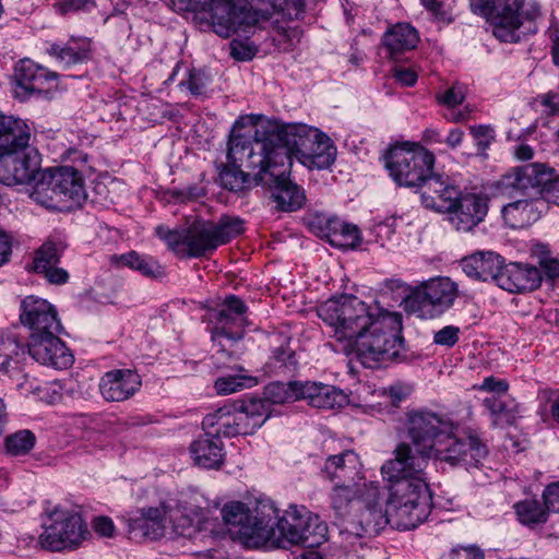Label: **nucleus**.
<instances>
[{
  "label": "nucleus",
  "mask_w": 559,
  "mask_h": 559,
  "mask_svg": "<svg viewBox=\"0 0 559 559\" xmlns=\"http://www.w3.org/2000/svg\"><path fill=\"white\" fill-rule=\"evenodd\" d=\"M457 428L451 419L433 412H409L406 431L411 443L401 442L395 448L394 459L382 465L381 474L388 480L423 477L431 457L467 471L478 467L487 456L486 445L475 435L459 437Z\"/></svg>",
  "instance_id": "1"
},
{
  "label": "nucleus",
  "mask_w": 559,
  "mask_h": 559,
  "mask_svg": "<svg viewBox=\"0 0 559 559\" xmlns=\"http://www.w3.org/2000/svg\"><path fill=\"white\" fill-rule=\"evenodd\" d=\"M274 124L262 116L240 117L234 124L227 147V162L219 170L221 185L242 192L265 181L278 166H287L285 150H273L270 133Z\"/></svg>",
  "instance_id": "2"
},
{
  "label": "nucleus",
  "mask_w": 559,
  "mask_h": 559,
  "mask_svg": "<svg viewBox=\"0 0 559 559\" xmlns=\"http://www.w3.org/2000/svg\"><path fill=\"white\" fill-rule=\"evenodd\" d=\"M0 182L5 186L34 182L31 197L40 205L68 211L70 198V168L57 166L40 171V155L29 146V141L19 144L11 141L0 152Z\"/></svg>",
  "instance_id": "3"
},
{
  "label": "nucleus",
  "mask_w": 559,
  "mask_h": 559,
  "mask_svg": "<svg viewBox=\"0 0 559 559\" xmlns=\"http://www.w3.org/2000/svg\"><path fill=\"white\" fill-rule=\"evenodd\" d=\"M402 316L381 311L346 349L362 366L378 368L397 360L404 352Z\"/></svg>",
  "instance_id": "4"
},
{
  "label": "nucleus",
  "mask_w": 559,
  "mask_h": 559,
  "mask_svg": "<svg viewBox=\"0 0 559 559\" xmlns=\"http://www.w3.org/2000/svg\"><path fill=\"white\" fill-rule=\"evenodd\" d=\"M392 483L386 501L393 518V528L409 531L427 520L432 509V493L424 477L389 480Z\"/></svg>",
  "instance_id": "5"
},
{
  "label": "nucleus",
  "mask_w": 559,
  "mask_h": 559,
  "mask_svg": "<svg viewBox=\"0 0 559 559\" xmlns=\"http://www.w3.org/2000/svg\"><path fill=\"white\" fill-rule=\"evenodd\" d=\"M471 7L491 25L495 37L507 43L520 39L522 19L535 20L540 14L538 4L522 0H471Z\"/></svg>",
  "instance_id": "6"
},
{
  "label": "nucleus",
  "mask_w": 559,
  "mask_h": 559,
  "mask_svg": "<svg viewBox=\"0 0 559 559\" xmlns=\"http://www.w3.org/2000/svg\"><path fill=\"white\" fill-rule=\"evenodd\" d=\"M319 317L334 328L338 341H347L345 349L377 318L369 306L356 296L332 298L318 308Z\"/></svg>",
  "instance_id": "7"
},
{
  "label": "nucleus",
  "mask_w": 559,
  "mask_h": 559,
  "mask_svg": "<svg viewBox=\"0 0 559 559\" xmlns=\"http://www.w3.org/2000/svg\"><path fill=\"white\" fill-rule=\"evenodd\" d=\"M538 191L548 202L559 205V175L543 163H530L511 169L497 182V191L510 198Z\"/></svg>",
  "instance_id": "8"
},
{
  "label": "nucleus",
  "mask_w": 559,
  "mask_h": 559,
  "mask_svg": "<svg viewBox=\"0 0 559 559\" xmlns=\"http://www.w3.org/2000/svg\"><path fill=\"white\" fill-rule=\"evenodd\" d=\"M392 179L407 188H418L431 174L435 156L420 145H396L384 157Z\"/></svg>",
  "instance_id": "9"
},
{
  "label": "nucleus",
  "mask_w": 559,
  "mask_h": 559,
  "mask_svg": "<svg viewBox=\"0 0 559 559\" xmlns=\"http://www.w3.org/2000/svg\"><path fill=\"white\" fill-rule=\"evenodd\" d=\"M155 233L181 258L202 257L217 248L210 221H194L190 225L175 229L160 225L156 227Z\"/></svg>",
  "instance_id": "10"
},
{
  "label": "nucleus",
  "mask_w": 559,
  "mask_h": 559,
  "mask_svg": "<svg viewBox=\"0 0 559 559\" xmlns=\"http://www.w3.org/2000/svg\"><path fill=\"white\" fill-rule=\"evenodd\" d=\"M457 295L450 278H435L415 288L405 299V308L420 318L435 317L449 309Z\"/></svg>",
  "instance_id": "11"
},
{
  "label": "nucleus",
  "mask_w": 559,
  "mask_h": 559,
  "mask_svg": "<svg viewBox=\"0 0 559 559\" xmlns=\"http://www.w3.org/2000/svg\"><path fill=\"white\" fill-rule=\"evenodd\" d=\"M262 510H264L262 508ZM225 525L231 534L239 536L246 544H259L267 535L270 513L261 511V518L252 516L250 509L240 501L226 503L221 510Z\"/></svg>",
  "instance_id": "12"
},
{
  "label": "nucleus",
  "mask_w": 559,
  "mask_h": 559,
  "mask_svg": "<svg viewBox=\"0 0 559 559\" xmlns=\"http://www.w3.org/2000/svg\"><path fill=\"white\" fill-rule=\"evenodd\" d=\"M380 487L374 483H369L367 497L362 501L365 509L361 510L357 520L343 523L341 532L357 537H373L383 531L388 525L393 527V518L388 512V506L383 512L378 507Z\"/></svg>",
  "instance_id": "13"
},
{
  "label": "nucleus",
  "mask_w": 559,
  "mask_h": 559,
  "mask_svg": "<svg viewBox=\"0 0 559 559\" xmlns=\"http://www.w3.org/2000/svg\"><path fill=\"white\" fill-rule=\"evenodd\" d=\"M14 97L21 102L34 95H41L55 85L58 74L28 58L20 60L14 67Z\"/></svg>",
  "instance_id": "14"
},
{
  "label": "nucleus",
  "mask_w": 559,
  "mask_h": 559,
  "mask_svg": "<svg viewBox=\"0 0 559 559\" xmlns=\"http://www.w3.org/2000/svg\"><path fill=\"white\" fill-rule=\"evenodd\" d=\"M20 321L29 329L31 335L62 330L56 307L46 299L33 295L21 300Z\"/></svg>",
  "instance_id": "15"
},
{
  "label": "nucleus",
  "mask_w": 559,
  "mask_h": 559,
  "mask_svg": "<svg viewBox=\"0 0 559 559\" xmlns=\"http://www.w3.org/2000/svg\"><path fill=\"white\" fill-rule=\"evenodd\" d=\"M263 509H267L269 513H277V510L272 504H264ZM306 509H297L290 507L278 518L276 527L269 523V532L262 542H271L278 548H287L292 545H298L301 538L302 526L305 525ZM271 522V515L266 518Z\"/></svg>",
  "instance_id": "16"
},
{
  "label": "nucleus",
  "mask_w": 559,
  "mask_h": 559,
  "mask_svg": "<svg viewBox=\"0 0 559 559\" xmlns=\"http://www.w3.org/2000/svg\"><path fill=\"white\" fill-rule=\"evenodd\" d=\"M246 311L247 307L245 302L234 295L228 296L223 302L222 308L216 311L215 318L218 323L223 324L222 328H215L212 333L213 342L219 347L213 355V359L218 366H226V361L233 358V353L225 348L223 338H226L229 342H235L242 337L241 333L228 332L225 329V325L238 320L246 313Z\"/></svg>",
  "instance_id": "17"
},
{
  "label": "nucleus",
  "mask_w": 559,
  "mask_h": 559,
  "mask_svg": "<svg viewBox=\"0 0 559 559\" xmlns=\"http://www.w3.org/2000/svg\"><path fill=\"white\" fill-rule=\"evenodd\" d=\"M269 122L275 129L270 133L273 150H285L290 162L293 154L299 158L301 150H307L310 141L320 136V130L304 123H281L270 119Z\"/></svg>",
  "instance_id": "18"
},
{
  "label": "nucleus",
  "mask_w": 559,
  "mask_h": 559,
  "mask_svg": "<svg viewBox=\"0 0 559 559\" xmlns=\"http://www.w3.org/2000/svg\"><path fill=\"white\" fill-rule=\"evenodd\" d=\"M290 167L292 162L288 158L286 167H275L262 182L271 187L277 207L285 212L299 210L306 201L304 190L288 177Z\"/></svg>",
  "instance_id": "19"
},
{
  "label": "nucleus",
  "mask_w": 559,
  "mask_h": 559,
  "mask_svg": "<svg viewBox=\"0 0 559 559\" xmlns=\"http://www.w3.org/2000/svg\"><path fill=\"white\" fill-rule=\"evenodd\" d=\"M57 332L31 335L27 353L41 365L57 370H66L70 366V353Z\"/></svg>",
  "instance_id": "20"
},
{
  "label": "nucleus",
  "mask_w": 559,
  "mask_h": 559,
  "mask_svg": "<svg viewBox=\"0 0 559 559\" xmlns=\"http://www.w3.org/2000/svg\"><path fill=\"white\" fill-rule=\"evenodd\" d=\"M309 226L318 235L340 248H355L360 242V231L356 225L342 222L336 217L314 216Z\"/></svg>",
  "instance_id": "21"
},
{
  "label": "nucleus",
  "mask_w": 559,
  "mask_h": 559,
  "mask_svg": "<svg viewBox=\"0 0 559 559\" xmlns=\"http://www.w3.org/2000/svg\"><path fill=\"white\" fill-rule=\"evenodd\" d=\"M488 199L486 197L468 193L461 195L455 202V207L448 211L451 224L461 231H469L478 225L487 215Z\"/></svg>",
  "instance_id": "22"
},
{
  "label": "nucleus",
  "mask_w": 559,
  "mask_h": 559,
  "mask_svg": "<svg viewBox=\"0 0 559 559\" xmlns=\"http://www.w3.org/2000/svg\"><path fill=\"white\" fill-rule=\"evenodd\" d=\"M43 530L38 539L41 548L49 551H61L68 548L70 545V512L58 507L48 511L43 521Z\"/></svg>",
  "instance_id": "23"
},
{
  "label": "nucleus",
  "mask_w": 559,
  "mask_h": 559,
  "mask_svg": "<svg viewBox=\"0 0 559 559\" xmlns=\"http://www.w3.org/2000/svg\"><path fill=\"white\" fill-rule=\"evenodd\" d=\"M418 188L421 189V202L425 207L445 213L455 207L459 190L440 175L431 173Z\"/></svg>",
  "instance_id": "24"
},
{
  "label": "nucleus",
  "mask_w": 559,
  "mask_h": 559,
  "mask_svg": "<svg viewBox=\"0 0 559 559\" xmlns=\"http://www.w3.org/2000/svg\"><path fill=\"white\" fill-rule=\"evenodd\" d=\"M180 10L204 11L210 13L214 32L221 37L234 34V13L237 7L230 0H201L194 7H188V0L176 1Z\"/></svg>",
  "instance_id": "25"
},
{
  "label": "nucleus",
  "mask_w": 559,
  "mask_h": 559,
  "mask_svg": "<svg viewBox=\"0 0 559 559\" xmlns=\"http://www.w3.org/2000/svg\"><path fill=\"white\" fill-rule=\"evenodd\" d=\"M543 499L544 502L526 499L514 506L521 523L525 525L545 523L548 511L559 513V483L549 485L544 491Z\"/></svg>",
  "instance_id": "26"
},
{
  "label": "nucleus",
  "mask_w": 559,
  "mask_h": 559,
  "mask_svg": "<svg viewBox=\"0 0 559 559\" xmlns=\"http://www.w3.org/2000/svg\"><path fill=\"white\" fill-rule=\"evenodd\" d=\"M141 386L140 376L129 369L106 372L99 382L102 395L107 401L121 402L132 396Z\"/></svg>",
  "instance_id": "27"
},
{
  "label": "nucleus",
  "mask_w": 559,
  "mask_h": 559,
  "mask_svg": "<svg viewBox=\"0 0 559 559\" xmlns=\"http://www.w3.org/2000/svg\"><path fill=\"white\" fill-rule=\"evenodd\" d=\"M322 472L334 484H359L362 478L360 459L353 450L330 455Z\"/></svg>",
  "instance_id": "28"
},
{
  "label": "nucleus",
  "mask_w": 559,
  "mask_h": 559,
  "mask_svg": "<svg viewBox=\"0 0 559 559\" xmlns=\"http://www.w3.org/2000/svg\"><path fill=\"white\" fill-rule=\"evenodd\" d=\"M542 278L536 266L510 263L502 266L497 285L509 293H523L537 288Z\"/></svg>",
  "instance_id": "29"
},
{
  "label": "nucleus",
  "mask_w": 559,
  "mask_h": 559,
  "mask_svg": "<svg viewBox=\"0 0 559 559\" xmlns=\"http://www.w3.org/2000/svg\"><path fill=\"white\" fill-rule=\"evenodd\" d=\"M297 388L298 400H305L316 408L333 409L346 403V395L328 384L298 381Z\"/></svg>",
  "instance_id": "30"
},
{
  "label": "nucleus",
  "mask_w": 559,
  "mask_h": 559,
  "mask_svg": "<svg viewBox=\"0 0 559 559\" xmlns=\"http://www.w3.org/2000/svg\"><path fill=\"white\" fill-rule=\"evenodd\" d=\"M166 515L165 507L143 509L139 516L129 520V532L134 538L156 540L165 534Z\"/></svg>",
  "instance_id": "31"
},
{
  "label": "nucleus",
  "mask_w": 559,
  "mask_h": 559,
  "mask_svg": "<svg viewBox=\"0 0 559 559\" xmlns=\"http://www.w3.org/2000/svg\"><path fill=\"white\" fill-rule=\"evenodd\" d=\"M502 263L499 254L488 251L477 252L465 258L462 265L467 276L483 282L492 281L497 284Z\"/></svg>",
  "instance_id": "32"
},
{
  "label": "nucleus",
  "mask_w": 559,
  "mask_h": 559,
  "mask_svg": "<svg viewBox=\"0 0 559 559\" xmlns=\"http://www.w3.org/2000/svg\"><path fill=\"white\" fill-rule=\"evenodd\" d=\"M369 484H335L330 495L331 508L335 518L347 522L346 518L349 515L352 504L358 500L362 502L367 497V488Z\"/></svg>",
  "instance_id": "33"
},
{
  "label": "nucleus",
  "mask_w": 559,
  "mask_h": 559,
  "mask_svg": "<svg viewBox=\"0 0 559 559\" xmlns=\"http://www.w3.org/2000/svg\"><path fill=\"white\" fill-rule=\"evenodd\" d=\"M335 157L336 148L331 139L320 131V136L312 139L307 150H301L298 160L310 169H326Z\"/></svg>",
  "instance_id": "34"
},
{
  "label": "nucleus",
  "mask_w": 559,
  "mask_h": 559,
  "mask_svg": "<svg viewBox=\"0 0 559 559\" xmlns=\"http://www.w3.org/2000/svg\"><path fill=\"white\" fill-rule=\"evenodd\" d=\"M238 435H250L270 417L269 405L261 399H250L236 406Z\"/></svg>",
  "instance_id": "35"
},
{
  "label": "nucleus",
  "mask_w": 559,
  "mask_h": 559,
  "mask_svg": "<svg viewBox=\"0 0 559 559\" xmlns=\"http://www.w3.org/2000/svg\"><path fill=\"white\" fill-rule=\"evenodd\" d=\"M236 405H224L214 413L207 414L202 426L207 436L217 437H235L238 436L237 419H236Z\"/></svg>",
  "instance_id": "36"
},
{
  "label": "nucleus",
  "mask_w": 559,
  "mask_h": 559,
  "mask_svg": "<svg viewBox=\"0 0 559 559\" xmlns=\"http://www.w3.org/2000/svg\"><path fill=\"white\" fill-rule=\"evenodd\" d=\"M190 451L199 466L218 468L223 463V443L219 438L207 436V431L191 444Z\"/></svg>",
  "instance_id": "37"
},
{
  "label": "nucleus",
  "mask_w": 559,
  "mask_h": 559,
  "mask_svg": "<svg viewBox=\"0 0 559 559\" xmlns=\"http://www.w3.org/2000/svg\"><path fill=\"white\" fill-rule=\"evenodd\" d=\"M418 34L409 24H396L390 28L383 36V44L391 58L412 50L418 43Z\"/></svg>",
  "instance_id": "38"
},
{
  "label": "nucleus",
  "mask_w": 559,
  "mask_h": 559,
  "mask_svg": "<svg viewBox=\"0 0 559 559\" xmlns=\"http://www.w3.org/2000/svg\"><path fill=\"white\" fill-rule=\"evenodd\" d=\"M484 406L489 412L493 426L506 428L514 425L519 413L514 401L491 396L484 400Z\"/></svg>",
  "instance_id": "39"
},
{
  "label": "nucleus",
  "mask_w": 559,
  "mask_h": 559,
  "mask_svg": "<svg viewBox=\"0 0 559 559\" xmlns=\"http://www.w3.org/2000/svg\"><path fill=\"white\" fill-rule=\"evenodd\" d=\"M29 138L31 130L22 119L0 114V152L5 150L11 141L25 144Z\"/></svg>",
  "instance_id": "40"
},
{
  "label": "nucleus",
  "mask_w": 559,
  "mask_h": 559,
  "mask_svg": "<svg viewBox=\"0 0 559 559\" xmlns=\"http://www.w3.org/2000/svg\"><path fill=\"white\" fill-rule=\"evenodd\" d=\"M118 259L123 265L139 271L146 277L160 278L165 276V270L157 261L146 255H140L135 251L121 254Z\"/></svg>",
  "instance_id": "41"
},
{
  "label": "nucleus",
  "mask_w": 559,
  "mask_h": 559,
  "mask_svg": "<svg viewBox=\"0 0 559 559\" xmlns=\"http://www.w3.org/2000/svg\"><path fill=\"white\" fill-rule=\"evenodd\" d=\"M67 246L53 241L45 242L36 252L33 261V271L43 274L59 263L60 255Z\"/></svg>",
  "instance_id": "42"
},
{
  "label": "nucleus",
  "mask_w": 559,
  "mask_h": 559,
  "mask_svg": "<svg viewBox=\"0 0 559 559\" xmlns=\"http://www.w3.org/2000/svg\"><path fill=\"white\" fill-rule=\"evenodd\" d=\"M25 355V348L13 335H0V371L9 372L10 368L17 369L20 357Z\"/></svg>",
  "instance_id": "43"
},
{
  "label": "nucleus",
  "mask_w": 559,
  "mask_h": 559,
  "mask_svg": "<svg viewBox=\"0 0 559 559\" xmlns=\"http://www.w3.org/2000/svg\"><path fill=\"white\" fill-rule=\"evenodd\" d=\"M301 538L298 545L306 548H314L326 540L328 527L318 516H312L308 511L305 516Z\"/></svg>",
  "instance_id": "44"
},
{
  "label": "nucleus",
  "mask_w": 559,
  "mask_h": 559,
  "mask_svg": "<svg viewBox=\"0 0 559 559\" xmlns=\"http://www.w3.org/2000/svg\"><path fill=\"white\" fill-rule=\"evenodd\" d=\"M298 381L272 382L264 389V399H262L269 406L271 404H283L298 400Z\"/></svg>",
  "instance_id": "45"
},
{
  "label": "nucleus",
  "mask_w": 559,
  "mask_h": 559,
  "mask_svg": "<svg viewBox=\"0 0 559 559\" xmlns=\"http://www.w3.org/2000/svg\"><path fill=\"white\" fill-rule=\"evenodd\" d=\"M270 19L267 11L255 10L251 5L237 7L234 13V33L243 32L248 33L249 28L257 26L261 22H266Z\"/></svg>",
  "instance_id": "46"
},
{
  "label": "nucleus",
  "mask_w": 559,
  "mask_h": 559,
  "mask_svg": "<svg viewBox=\"0 0 559 559\" xmlns=\"http://www.w3.org/2000/svg\"><path fill=\"white\" fill-rule=\"evenodd\" d=\"M35 435L28 429H21L7 436L4 448L8 454L21 456L28 454L35 447Z\"/></svg>",
  "instance_id": "47"
},
{
  "label": "nucleus",
  "mask_w": 559,
  "mask_h": 559,
  "mask_svg": "<svg viewBox=\"0 0 559 559\" xmlns=\"http://www.w3.org/2000/svg\"><path fill=\"white\" fill-rule=\"evenodd\" d=\"M81 300H92L100 305H118L117 287L114 283L96 282L93 286L79 295Z\"/></svg>",
  "instance_id": "48"
},
{
  "label": "nucleus",
  "mask_w": 559,
  "mask_h": 559,
  "mask_svg": "<svg viewBox=\"0 0 559 559\" xmlns=\"http://www.w3.org/2000/svg\"><path fill=\"white\" fill-rule=\"evenodd\" d=\"M212 228L218 247L243 231V221L239 217L224 216L217 223L212 222Z\"/></svg>",
  "instance_id": "49"
},
{
  "label": "nucleus",
  "mask_w": 559,
  "mask_h": 559,
  "mask_svg": "<svg viewBox=\"0 0 559 559\" xmlns=\"http://www.w3.org/2000/svg\"><path fill=\"white\" fill-rule=\"evenodd\" d=\"M258 383L257 378L251 376L222 377L215 381V390L218 394L227 395L238 392L245 388H252Z\"/></svg>",
  "instance_id": "50"
},
{
  "label": "nucleus",
  "mask_w": 559,
  "mask_h": 559,
  "mask_svg": "<svg viewBox=\"0 0 559 559\" xmlns=\"http://www.w3.org/2000/svg\"><path fill=\"white\" fill-rule=\"evenodd\" d=\"M86 201L87 193L82 171L72 167V210L74 207L81 209Z\"/></svg>",
  "instance_id": "51"
},
{
  "label": "nucleus",
  "mask_w": 559,
  "mask_h": 559,
  "mask_svg": "<svg viewBox=\"0 0 559 559\" xmlns=\"http://www.w3.org/2000/svg\"><path fill=\"white\" fill-rule=\"evenodd\" d=\"M471 133L477 141L478 148L486 151L495 139L493 130L487 126H475L471 128Z\"/></svg>",
  "instance_id": "52"
},
{
  "label": "nucleus",
  "mask_w": 559,
  "mask_h": 559,
  "mask_svg": "<svg viewBox=\"0 0 559 559\" xmlns=\"http://www.w3.org/2000/svg\"><path fill=\"white\" fill-rule=\"evenodd\" d=\"M273 359L277 361L280 366L284 367L295 366L297 364L295 352L289 347L288 343L281 344L273 349Z\"/></svg>",
  "instance_id": "53"
},
{
  "label": "nucleus",
  "mask_w": 559,
  "mask_h": 559,
  "mask_svg": "<svg viewBox=\"0 0 559 559\" xmlns=\"http://www.w3.org/2000/svg\"><path fill=\"white\" fill-rule=\"evenodd\" d=\"M92 526L100 537L112 538L115 536L116 528L112 520L108 516H96L92 522Z\"/></svg>",
  "instance_id": "54"
},
{
  "label": "nucleus",
  "mask_w": 559,
  "mask_h": 559,
  "mask_svg": "<svg viewBox=\"0 0 559 559\" xmlns=\"http://www.w3.org/2000/svg\"><path fill=\"white\" fill-rule=\"evenodd\" d=\"M460 329L453 325L444 326L435 334V343L444 346H453L459 340Z\"/></svg>",
  "instance_id": "55"
},
{
  "label": "nucleus",
  "mask_w": 559,
  "mask_h": 559,
  "mask_svg": "<svg viewBox=\"0 0 559 559\" xmlns=\"http://www.w3.org/2000/svg\"><path fill=\"white\" fill-rule=\"evenodd\" d=\"M420 2L437 20L447 23L452 21V17L443 2L438 0H420Z\"/></svg>",
  "instance_id": "56"
},
{
  "label": "nucleus",
  "mask_w": 559,
  "mask_h": 559,
  "mask_svg": "<svg viewBox=\"0 0 559 559\" xmlns=\"http://www.w3.org/2000/svg\"><path fill=\"white\" fill-rule=\"evenodd\" d=\"M74 527L78 528V537H72V548L79 547L83 540H86L92 537V533L87 528V525L82 521L81 516L78 514H72V535L74 534Z\"/></svg>",
  "instance_id": "57"
},
{
  "label": "nucleus",
  "mask_w": 559,
  "mask_h": 559,
  "mask_svg": "<svg viewBox=\"0 0 559 559\" xmlns=\"http://www.w3.org/2000/svg\"><path fill=\"white\" fill-rule=\"evenodd\" d=\"M206 81L207 78L203 71H192L186 85L193 95H200L206 86Z\"/></svg>",
  "instance_id": "58"
},
{
  "label": "nucleus",
  "mask_w": 559,
  "mask_h": 559,
  "mask_svg": "<svg viewBox=\"0 0 559 559\" xmlns=\"http://www.w3.org/2000/svg\"><path fill=\"white\" fill-rule=\"evenodd\" d=\"M540 275L545 274L548 280H554L559 276V260L545 257L539 260Z\"/></svg>",
  "instance_id": "59"
},
{
  "label": "nucleus",
  "mask_w": 559,
  "mask_h": 559,
  "mask_svg": "<svg viewBox=\"0 0 559 559\" xmlns=\"http://www.w3.org/2000/svg\"><path fill=\"white\" fill-rule=\"evenodd\" d=\"M509 389V384L507 381L501 379H496L495 377H487L484 379L483 383L479 385V390L493 392V393H506Z\"/></svg>",
  "instance_id": "60"
},
{
  "label": "nucleus",
  "mask_w": 559,
  "mask_h": 559,
  "mask_svg": "<svg viewBox=\"0 0 559 559\" xmlns=\"http://www.w3.org/2000/svg\"><path fill=\"white\" fill-rule=\"evenodd\" d=\"M439 100L448 107H454L460 105L464 100V93L461 87L453 86L445 91V93L439 98Z\"/></svg>",
  "instance_id": "61"
},
{
  "label": "nucleus",
  "mask_w": 559,
  "mask_h": 559,
  "mask_svg": "<svg viewBox=\"0 0 559 559\" xmlns=\"http://www.w3.org/2000/svg\"><path fill=\"white\" fill-rule=\"evenodd\" d=\"M448 559H484V555L474 548H461L451 550Z\"/></svg>",
  "instance_id": "62"
},
{
  "label": "nucleus",
  "mask_w": 559,
  "mask_h": 559,
  "mask_svg": "<svg viewBox=\"0 0 559 559\" xmlns=\"http://www.w3.org/2000/svg\"><path fill=\"white\" fill-rule=\"evenodd\" d=\"M43 274L51 284H63L68 281L69 277V274L64 269H60L57 266H52Z\"/></svg>",
  "instance_id": "63"
},
{
  "label": "nucleus",
  "mask_w": 559,
  "mask_h": 559,
  "mask_svg": "<svg viewBox=\"0 0 559 559\" xmlns=\"http://www.w3.org/2000/svg\"><path fill=\"white\" fill-rule=\"evenodd\" d=\"M231 56L236 60H249L254 56V51L249 47H245L242 44L233 41L231 45Z\"/></svg>",
  "instance_id": "64"
}]
</instances>
